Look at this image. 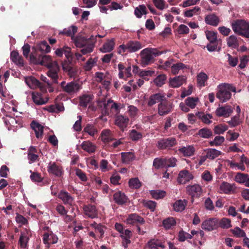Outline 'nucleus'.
Returning a JSON list of instances; mask_svg holds the SVG:
<instances>
[{"mask_svg":"<svg viewBox=\"0 0 249 249\" xmlns=\"http://www.w3.org/2000/svg\"><path fill=\"white\" fill-rule=\"evenodd\" d=\"M216 97L222 103L227 102L231 98V92H235V88L230 84L223 83L217 87Z\"/></svg>","mask_w":249,"mask_h":249,"instance_id":"obj_1","label":"nucleus"},{"mask_svg":"<svg viewBox=\"0 0 249 249\" xmlns=\"http://www.w3.org/2000/svg\"><path fill=\"white\" fill-rule=\"evenodd\" d=\"M163 53V52L159 51L155 48H147L144 49L140 53L141 63L142 66H146L151 63L155 57L160 55Z\"/></svg>","mask_w":249,"mask_h":249,"instance_id":"obj_2","label":"nucleus"},{"mask_svg":"<svg viewBox=\"0 0 249 249\" xmlns=\"http://www.w3.org/2000/svg\"><path fill=\"white\" fill-rule=\"evenodd\" d=\"M232 29L234 33L249 38V22L244 19H237L231 24Z\"/></svg>","mask_w":249,"mask_h":249,"instance_id":"obj_3","label":"nucleus"},{"mask_svg":"<svg viewBox=\"0 0 249 249\" xmlns=\"http://www.w3.org/2000/svg\"><path fill=\"white\" fill-rule=\"evenodd\" d=\"M60 86L63 91L70 95L77 93L82 89V85L75 81L68 83L64 81L61 83Z\"/></svg>","mask_w":249,"mask_h":249,"instance_id":"obj_4","label":"nucleus"},{"mask_svg":"<svg viewBox=\"0 0 249 249\" xmlns=\"http://www.w3.org/2000/svg\"><path fill=\"white\" fill-rule=\"evenodd\" d=\"M217 34L216 32L212 31L205 32L206 38L209 41L206 47L209 52L215 51L218 44L221 42V40L217 38Z\"/></svg>","mask_w":249,"mask_h":249,"instance_id":"obj_5","label":"nucleus"},{"mask_svg":"<svg viewBox=\"0 0 249 249\" xmlns=\"http://www.w3.org/2000/svg\"><path fill=\"white\" fill-rule=\"evenodd\" d=\"M47 171L49 174L60 177L63 175V168L61 165L55 162H50L47 167Z\"/></svg>","mask_w":249,"mask_h":249,"instance_id":"obj_6","label":"nucleus"},{"mask_svg":"<svg viewBox=\"0 0 249 249\" xmlns=\"http://www.w3.org/2000/svg\"><path fill=\"white\" fill-rule=\"evenodd\" d=\"M187 194L191 196L192 198L199 197L202 194V188L198 184H195L192 185H188L186 187Z\"/></svg>","mask_w":249,"mask_h":249,"instance_id":"obj_7","label":"nucleus"},{"mask_svg":"<svg viewBox=\"0 0 249 249\" xmlns=\"http://www.w3.org/2000/svg\"><path fill=\"white\" fill-rule=\"evenodd\" d=\"M72 40L77 48H84L88 44V38L79 34L75 36H72Z\"/></svg>","mask_w":249,"mask_h":249,"instance_id":"obj_8","label":"nucleus"},{"mask_svg":"<svg viewBox=\"0 0 249 249\" xmlns=\"http://www.w3.org/2000/svg\"><path fill=\"white\" fill-rule=\"evenodd\" d=\"M53 65L52 67L49 68V70L47 74L52 79L53 83L58 84V79L59 78L58 72L59 71V67L57 62H54Z\"/></svg>","mask_w":249,"mask_h":249,"instance_id":"obj_9","label":"nucleus"},{"mask_svg":"<svg viewBox=\"0 0 249 249\" xmlns=\"http://www.w3.org/2000/svg\"><path fill=\"white\" fill-rule=\"evenodd\" d=\"M194 178V176L189 171L183 170L179 172L178 182L180 184H185Z\"/></svg>","mask_w":249,"mask_h":249,"instance_id":"obj_10","label":"nucleus"},{"mask_svg":"<svg viewBox=\"0 0 249 249\" xmlns=\"http://www.w3.org/2000/svg\"><path fill=\"white\" fill-rule=\"evenodd\" d=\"M218 221L215 218H210L204 221L201 224L202 229L211 231L218 227Z\"/></svg>","mask_w":249,"mask_h":249,"instance_id":"obj_11","label":"nucleus"},{"mask_svg":"<svg viewBox=\"0 0 249 249\" xmlns=\"http://www.w3.org/2000/svg\"><path fill=\"white\" fill-rule=\"evenodd\" d=\"M31 236V233L29 230L25 229L21 231L18 243L21 248L26 249L27 247L28 243Z\"/></svg>","mask_w":249,"mask_h":249,"instance_id":"obj_12","label":"nucleus"},{"mask_svg":"<svg viewBox=\"0 0 249 249\" xmlns=\"http://www.w3.org/2000/svg\"><path fill=\"white\" fill-rule=\"evenodd\" d=\"M176 144V140L174 138H169L160 140L158 142V147L162 149L170 148Z\"/></svg>","mask_w":249,"mask_h":249,"instance_id":"obj_13","label":"nucleus"},{"mask_svg":"<svg viewBox=\"0 0 249 249\" xmlns=\"http://www.w3.org/2000/svg\"><path fill=\"white\" fill-rule=\"evenodd\" d=\"M58 238L52 232H45L43 235V243L46 245L48 248L51 244H55L57 242Z\"/></svg>","mask_w":249,"mask_h":249,"instance_id":"obj_14","label":"nucleus"},{"mask_svg":"<svg viewBox=\"0 0 249 249\" xmlns=\"http://www.w3.org/2000/svg\"><path fill=\"white\" fill-rule=\"evenodd\" d=\"M54 62H57L56 61H53L52 58L50 55H39L36 63L41 65L47 66V67L51 68L53 67V64Z\"/></svg>","mask_w":249,"mask_h":249,"instance_id":"obj_15","label":"nucleus"},{"mask_svg":"<svg viewBox=\"0 0 249 249\" xmlns=\"http://www.w3.org/2000/svg\"><path fill=\"white\" fill-rule=\"evenodd\" d=\"M96 37L97 36H94L92 35L89 37L88 38V45L80 50V52L82 53V54H87L92 52L94 47V44L96 42Z\"/></svg>","mask_w":249,"mask_h":249,"instance_id":"obj_16","label":"nucleus"},{"mask_svg":"<svg viewBox=\"0 0 249 249\" xmlns=\"http://www.w3.org/2000/svg\"><path fill=\"white\" fill-rule=\"evenodd\" d=\"M165 100V95L164 93H157L151 95L149 99L147 105L149 106H152L154 105L161 103Z\"/></svg>","mask_w":249,"mask_h":249,"instance_id":"obj_17","label":"nucleus"},{"mask_svg":"<svg viewBox=\"0 0 249 249\" xmlns=\"http://www.w3.org/2000/svg\"><path fill=\"white\" fill-rule=\"evenodd\" d=\"M172 105L164 101L158 105V113L160 116L165 115L169 113L172 110Z\"/></svg>","mask_w":249,"mask_h":249,"instance_id":"obj_18","label":"nucleus"},{"mask_svg":"<svg viewBox=\"0 0 249 249\" xmlns=\"http://www.w3.org/2000/svg\"><path fill=\"white\" fill-rule=\"evenodd\" d=\"M232 109L229 106H225L217 108L215 110L216 115L218 117H229L232 112Z\"/></svg>","mask_w":249,"mask_h":249,"instance_id":"obj_19","label":"nucleus"},{"mask_svg":"<svg viewBox=\"0 0 249 249\" xmlns=\"http://www.w3.org/2000/svg\"><path fill=\"white\" fill-rule=\"evenodd\" d=\"M128 118L122 115L116 117L115 124L120 127L122 130L125 128L128 123Z\"/></svg>","mask_w":249,"mask_h":249,"instance_id":"obj_20","label":"nucleus"},{"mask_svg":"<svg viewBox=\"0 0 249 249\" xmlns=\"http://www.w3.org/2000/svg\"><path fill=\"white\" fill-rule=\"evenodd\" d=\"M125 45L127 51L130 53L136 52L142 48L141 43L137 41H129Z\"/></svg>","mask_w":249,"mask_h":249,"instance_id":"obj_21","label":"nucleus"},{"mask_svg":"<svg viewBox=\"0 0 249 249\" xmlns=\"http://www.w3.org/2000/svg\"><path fill=\"white\" fill-rule=\"evenodd\" d=\"M83 210L84 214L91 218H94L97 216V211L94 205H86L84 206Z\"/></svg>","mask_w":249,"mask_h":249,"instance_id":"obj_22","label":"nucleus"},{"mask_svg":"<svg viewBox=\"0 0 249 249\" xmlns=\"http://www.w3.org/2000/svg\"><path fill=\"white\" fill-rule=\"evenodd\" d=\"M186 81L185 77L183 76H178L169 80V85L173 88H177L181 86Z\"/></svg>","mask_w":249,"mask_h":249,"instance_id":"obj_23","label":"nucleus"},{"mask_svg":"<svg viewBox=\"0 0 249 249\" xmlns=\"http://www.w3.org/2000/svg\"><path fill=\"white\" fill-rule=\"evenodd\" d=\"M113 199L117 204L122 205L126 202L127 197L124 193L117 191L113 195Z\"/></svg>","mask_w":249,"mask_h":249,"instance_id":"obj_24","label":"nucleus"},{"mask_svg":"<svg viewBox=\"0 0 249 249\" xmlns=\"http://www.w3.org/2000/svg\"><path fill=\"white\" fill-rule=\"evenodd\" d=\"M32 95L34 102L37 105L45 104L49 100L48 97L43 98L41 94L38 92H33Z\"/></svg>","mask_w":249,"mask_h":249,"instance_id":"obj_25","label":"nucleus"},{"mask_svg":"<svg viewBox=\"0 0 249 249\" xmlns=\"http://www.w3.org/2000/svg\"><path fill=\"white\" fill-rule=\"evenodd\" d=\"M125 222L127 224H134L136 223L143 224L144 220L143 218L137 214L133 213L130 214L126 219Z\"/></svg>","mask_w":249,"mask_h":249,"instance_id":"obj_26","label":"nucleus"},{"mask_svg":"<svg viewBox=\"0 0 249 249\" xmlns=\"http://www.w3.org/2000/svg\"><path fill=\"white\" fill-rule=\"evenodd\" d=\"M58 197L65 204L71 205L73 203V199L67 192L61 191L58 195Z\"/></svg>","mask_w":249,"mask_h":249,"instance_id":"obj_27","label":"nucleus"},{"mask_svg":"<svg viewBox=\"0 0 249 249\" xmlns=\"http://www.w3.org/2000/svg\"><path fill=\"white\" fill-rule=\"evenodd\" d=\"M93 99L92 94H83L79 97V105L82 107H86L88 104L90 103Z\"/></svg>","mask_w":249,"mask_h":249,"instance_id":"obj_28","label":"nucleus"},{"mask_svg":"<svg viewBox=\"0 0 249 249\" xmlns=\"http://www.w3.org/2000/svg\"><path fill=\"white\" fill-rule=\"evenodd\" d=\"M205 21L206 24L216 26L219 23V18L214 14H211L206 16Z\"/></svg>","mask_w":249,"mask_h":249,"instance_id":"obj_29","label":"nucleus"},{"mask_svg":"<svg viewBox=\"0 0 249 249\" xmlns=\"http://www.w3.org/2000/svg\"><path fill=\"white\" fill-rule=\"evenodd\" d=\"M38 156L37 154V150L33 146H31L28 151V159L30 162H34L38 160Z\"/></svg>","mask_w":249,"mask_h":249,"instance_id":"obj_30","label":"nucleus"},{"mask_svg":"<svg viewBox=\"0 0 249 249\" xmlns=\"http://www.w3.org/2000/svg\"><path fill=\"white\" fill-rule=\"evenodd\" d=\"M101 139L105 143H108L114 140L112 133L109 129H104L102 131Z\"/></svg>","mask_w":249,"mask_h":249,"instance_id":"obj_31","label":"nucleus"},{"mask_svg":"<svg viewBox=\"0 0 249 249\" xmlns=\"http://www.w3.org/2000/svg\"><path fill=\"white\" fill-rule=\"evenodd\" d=\"M234 190L233 185L230 183L223 182L219 186V192L220 193L230 194Z\"/></svg>","mask_w":249,"mask_h":249,"instance_id":"obj_32","label":"nucleus"},{"mask_svg":"<svg viewBox=\"0 0 249 249\" xmlns=\"http://www.w3.org/2000/svg\"><path fill=\"white\" fill-rule=\"evenodd\" d=\"M208 76L204 72H200L196 76L197 84L199 87H204L206 85Z\"/></svg>","mask_w":249,"mask_h":249,"instance_id":"obj_33","label":"nucleus"},{"mask_svg":"<svg viewBox=\"0 0 249 249\" xmlns=\"http://www.w3.org/2000/svg\"><path fill=\"white\" fill-rule=\"evenodd\" d=\"M178 151L185 157H190L194 155L195 149L192 145L183 146L179 148Z\"/></svg>","mask_w":249,"mask_h":249,"instance_id":"obj_34","label":"nucleus"},{"mask_svg":"<svg viewBox=\"0 0 249 249\" xmlns=\"http://www.w3.org/2000/svg\"><path fill=\"white\" fill-rule=\"evenodd\" d=\"M81 146L84 151L89 153L94 152L96 148L95 145L89 141L83 142Z\"/></svg>","mask_w":249,"mask_h":249,"instance_id":"obj_35","label":"nucleus"},{"mask_svg":"<svg viewBox=\"0 0 249 249\" xmlns=\"http://www.w3.org/2000/svg\"><path fill=\"white\" fill-rule=\"evenodd\" d=\"M31 127L34 130L36 138H39L42 137L44 127L40 124L33 121L31 124Z\"/></svg>","mask_w":249,"mask_h":249,"instance_id":"obj_36","label":"nucleus"},{"mask_svg":"<svg viewBox=\"0 0 249 249\" xmlns=\"http://www.w3.org/2000/svg\"><path fill=\"white\" fill-rule=\"evenodd\" d=\"M114 45L115 43L113 39L108 40L104 44L103 46L100 48V50L104 53L110 52L113 49Z\"/></svg>","mask_w":249,"mask_h":249,"instance_id":"obj_37","label":"nucleus"},{"mask_svg":"<svg viewBox=\"0 0 249 249\" xmlns=\"http://www.w3.org/2000/svg\"><path fill=\"white\" fill-rule=\"evenodd\" d=\"M187 201L184 200H178L173 204L174 210L178 212L183 211L187 205Z\"/></svg>","mask_w":249,"mask_h":249,"instance_id":"obj_38","label":"nucleus"},{"mask_svg":"<svg viewBox=\"0 0 249 249\" xmlns=\"http://www.w3.org/2000/svg\"><path fill=\"white\" fill-rule=\"evenodd\" d=\"M147 246L150 249H159V248H165V246L160 241L155 239L150 240L147 243Z\"/></svg>","mask_w":249,"mask_h":249,"instance_id":"obj_39","label":"nucleus"},{"mask_svg":"<svg viewBox=\"0 0 249 249\" xmlns=\"http://www.w3.org/2000/svg\"><path fill=\"white\" fill-rule=\"evenodd\" d=\"M25 81L27 85L31 88V89H36L37 87H39L40 82L38 81L36 78L34 77L30 76L28 77H26L25 79Z\"/></svg>","mask_w":249,"mask_h":249,"instance_id":"obj_40","label":"nucleus"},{"mask_svg":"<svg viewBox=\"0 0 249 249\" xmlns=\"http://www.w3.org/2000/svg\"><path fill=\"white\" fill-rule=\"evenodd\" d=\"M204 152L206 153V157L212 160L217 158L221 153L220 151L213 148L207 149L205 150Z\"/></svg>","mask_w":249,"mask_h":249,"instance_id":"obj_41","label":"nucleus"},{"mask_svg":"<svg viewBox=\"0 0 249 249\" xmlns=\"http://www.w3.org/2000/svg\"><path fill=\"white\" fill-rule=\"evenodd\" d=\"M11 59L16 64L20 66H23V60L21 56H19L18 53L16 51H13L11 53Z\"/></svg>","mask_w":249,"mask_h":249,"instance_id":"obj_42","label":"nucleus"},{"mask_svg":"<svg viewBox=\"0 0 249 249\" xmlns=\"http://www.w3.org/2000/svg\"><path fill=\"white\" fill-rule=\"evenodd\" d=\"M196 115L205 124H210L212 123L211 119L212 118V116L210 114L198 112L196 113Z\"/></svg>","mask_w":249,"mask_h":249,"instance_id":"obj_43","label":"nucleus"},{"mask_svg":"<svg viewBox=\"0 0 249 249\" xmlns=\"http://www.w3.org/2000/svg\"><path fill=\"white\" fill-rule=\"evenodd\" d=\"M129 187L133 189H138L142 186V182L138 178H131L128 181Z\"/></svg>","mask_w":249,"mask_h":249,"instance_id":"obj_44","label":"nucleus"},{"mask_svg":"<svg viewBox=\"0 0 249 249\" xmlns=\"http://www.w3.org/2000/svg\"><path fill=\"white\" fill-rule=\"evenodd\" d=\"M121 156L122 162L125 163H128L135 158L134 154L132 152H122Z\"/></svg>","mask_w":249,"mask_h":249,"instance_id":"obj_45","label":"nucleus"},{"mask_svg":"<svg viewBox=\"0 0 249 249\" xmlns=\"http://www.w3.org/2000/svg\"><path fill=\"white\" fill-rule=\"evenodd\" d=\"M77 32V28L75 26H71L67 28H65L61 32L62 34H64L67 36L71 37L75 36L74 34Z\"/></svg>","mask_w":249,"mask_h":249,"instance_id":"obj_46","label":"nucleus"},{"mask_svg":"<svg viewBox=\"0 0 249 249\" xmlns=\"http://www.w3.org/2000/svg\"><path fill=\"white\" fill-rule=\"evenodd\" d=\"M199 102L198 97H188L185 100V103L190 108L193 109Z\"/></svg>","mask_w":249,"mask_h":249,"instance_id":"obj_47","label":"nucleus"},{"mask_svg":"<svg viewBox=\"0 0 249 249\" xmlns=\"http://www.w3.org/2000/svg\"><path fill=\"white\" fill-rule=\"evenodd\" d=\"M197 134L201 138L208 139L213 136V132L210 129L204 128L200 129Z\"/></svg>","mask_w":249,"mask_h":249,"instance_id":"obj_48","label":"nucleus"},{"mask_svg":"<svg viewBox=\"0 0 249 249\" xmlns=\"http://www.w3.org/2000/svg\"><path fill=\"white\" fill-rule=\"evenodd\" d=\"M45 109L50 112H58L64 110V107L60 105H52L46 107Z\"/></svg>","mask_w":249,"mask_h":249,"instance_id":"obj_49","label":"nucleus"},{"mask_svg":"<svg viewBox=\"0 0 249 249\" xmlns=\"http://www.w3.org/2000/svg\"><path fill=\"white\" fill-rule=\"evenodd\" d=\"M134 13L137 18H140L143 15L147 14L146 8L144 5H140L135 8Z\"/></svg>","mask_w":249,"mask_h":249,"instance_id":"obj_50","label":"nucleus"},{"mask_svg":"<svg viewBox=\"0 0 249 249\" xmlns=\"http://www.w3.org/2000/svg\"><path fill=\"white\" fill-rule=\"evenodd\" d=\"M200 8L198 6H195L192 9L187 10L184 12V16L187 18L192 17L194 15L198 14Z\"/></svg>","mask_w":249,"mask_h":249,"instance_id":"obj_51","label":"nucleus"},{"mask_svg":"<svg viewBox=\"0 0 249 249\" xmlns=\"http://www.w3.org/2000/svg\"><path fill=\"white\" fill-rule=\"evenodd\" d=\"M90 226L95 230L96 233L100 234L99 238H102L104 234V227L101 224L93 222Z\"/></svg>","mask_w":249,"mask_h":249,"instance_id":"obj_52","label":"nucleus"},{"mask_svg":"<svg viewBox=\"0 0 249 249\" xmlns=\"http://www.w3.org/2000/svg\"><path fill=\"white\" fill-rule=\"evenodd\" d=\"M164 227L166 229H169L176 224V221L173 217H168L164 219L162 222Z\"/></svg>","mask_w":249,"mask_h":249,"instance_id":"obj_53","label":"nucleus"},{"mask_svg":"<svg viewBox=\"0 0 249 249\" xmlns=\"http://www.w3.org/2000/svg\"><path fill=\"white\" fill-rule=\"evenodd\" d=\"M84 131L93 137L98 133L97 129L92 124H88L84 129Z\"/></svg>","mask_w":249,"mask_h":249,"instance_id":"obj_54","label":"nucleus"},{"mask_svg":"<svg viewBox=\"0 0 249 249\" xmlns=\"http://www.w3.org/2000/svg\"><path fill=\"white\" fill-rule=\"evenodd\" d=\"M227 41L228 46L230 47L235 48L238 45L237 38L236 36L234 35H231L230 36L227 38Z\"/></svg>","mask_w":249,"mask_h":249,"instance_id":"obj_55","label":"nucleus"},{"mask_svg":"<svg viewBox=\"0 0 249 249\" xmlns=\"http://www.w3.org/2000/svg\"><path fill=\"white\" fill-rule=\"evenodd\" d=\"M185 65L182 63H177L173 64L172 67L171 72L173 74H176L179 72L181 70L186 68Z\"/></svg>","mask_w":249,"mask_h":249,"instance_id":"obj_56","label":"nucleus"},{"mask_svg":"<svg viewBox=\"0 0 249 249\" xmlns=\"http://www.w3.org/2000/svg\"><path fill=\"white\" fill-rule=\"evenodd\" d=\"M38 49L42 53H48L51 51V47L47 42L42 41L38 45Z\"/></svg>","mask_w":249,"mask_h":249,"instance_id":"obj_57","label":"nucleus"},{"mask_svg":"<svg viewBox=\"0 0 249 249\" xmlns=\"http://www.w3.org/2000/svg\"><path fill=\"white\" fill-rule=\"evenodd\" d=\"M166 79V75L160 74L154 79V82L157 86L161 87L164 84Z\"/></svg>","mask_w":249,"mask_h":249,"instance_id":"obj_58","label":"nucleus"},{"mask_svg":"<svg viewBox=\"0 0 249 249\" xmlns=\"http://www.w3.org/2000/svg\"><path fill=\"white\" fill-rule=\"evenodd\" d=\"M151 195L154 198L159 199L164 197L166 195V192L162 190L152 191Z\"/></svg>","mask_w":249,"mask_h":249,"instance_id":"obj_59","label":"nucleus"},{"mask_svg":"<svg viewBox=\"0 0 249 249\" xmlns=\"http://www.w3.org/2000/svg\"><path fill=\"white\" fill-rule=\"evenodd\" d=\"M248 175L242 173H238L235 177V180L236 182L240 183H246L247 181Z\"/></svg>","mask_w":249,"mask_h":249,"instance_id":"obj_60","label":"nucleus"},{"mask_svg":"<svg viewBox=\"0 0 249 249\" xmlns=\"http://www.w3.org/2000/svg\"><path fill=\"white\" fill-rule=\"evenodd\" d=\"M153 166L155 168L159 169L160 168L165 166V159L156 158L153 161Z\"/></svg>","mask_w":249,"mask_h":249,"instance_id":"obj_61","label":"nucleus"},{"mask_svg":"<svg viewBox=\"0 0 249 249\" xmlns=\"http://www.w3.org/2000/svg\"><path fill=\"white\" fill-rule=\"evenodd\" d=\"M225 141V138L223 136H216L214 140L210 142L211 146H218L221 145Z\"/></svg>","mask_w":249,"mask_h":249,"instance_id":"obj_62","label":"nucleus"},{"mask_svg":"<svg viewBox=\"0 0 249 249\" xmlns=\"http://www.w3.org/2000/svg\"><path fill=\"white\" fill-rule=\"evenodd\" d=\"M228 128V127L226 125L219 124L216 125L213 129L214 132L216 134H223Z\"/></svg>","mask_w":249,"mask_h":249,"instance_id":"obj_63","label":"nucleus"},{"mask_svg":"<svg viewBox=\"0 0 249 249\" xmlns=\"http://www.w3.org/2000/svg\"><path fill=\"white\" fill-rule=\"evenodd\" d=\"M153 2L157 8L163 10L166 7V3L163 0H153Z\"/></svg>","mask_w":249,"mask_h":249,"instance_id":"obj_64","label":"nucleus"}]
</instances>
